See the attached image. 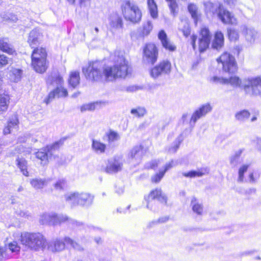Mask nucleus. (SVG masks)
<instances>
[{"label": "nucleus", "instance_id": "obj_1", "mask_svg": "<svg viewBox=\"0 0 261 261\" xmlns=\"http://www.w3.org/2000/svg\"><path fill=\"white\" fill-rule=\"evenodd\" d=\"M115 64L113 66L103 67V80L112 82L118 78H125L130 72L128 62L123 57V53L116 51L111 56Z\"/></svg>", "mask_w": 261, "mask_h": 261}, {"label": "nucleus", "instance_id": "obj_2", "mask_svg": "<svg viewBox=\"0 0 261 261\" xmlns=\"http://www.w3.org/2000/svg\"><path fill=\"white\" fill-rule=\"evenodd\" d=\"M19 240L22 245L35 251L43 250L47 245L45 238L39 232H22Z\"/></svg>", "mask_w": 261, "mask_h": 261}, {"label": "nucleus", "instance_id": "obj_3", "mask_svg": "<svg viewBox=\"0 0 261 261\" xmlns=\"http://www.w3.org/2000/svg\"><path fill=\"white\" fill-rule=\"evenodd\" d=\"M39 222L43 225H56L67 222L69 226L73 228L79 227L83 225L82 223L72 219L66 215H58L54 213L42 214L40 216Z\"/></svg>", "mask_w": 261, "mask_h": 261}, {"label": "nucleus", "instance_id": "obj_4", "mask_svg": "<svg viewBox=\"0 0 261 261\" xmlns=\"http://www.w3.org/2000/svg\"><path fill=\"white\" fill-rule=\"evenodd\" d=\"M65 199L71 207L80 205L88 207L93 201L94 196L86 192H69L64 195Z\"/></svg>", "mask_w": 261, "mask_h": 261}, {"label": "nucleus", "instance_id": "obj_5", "mask_svg": "<svg viewBox=\"0 0 261 261\" xmlns=\"http://www.w3.org/2000/svg\"><path fill=\"white\" fill-rule=\"evenodd\" d=\"M122 11L125 19L133 23H138L141 19V11L133 2L125 1L122 5Z\"/></svg>", "mask_w": 261, "mask_h": 261}, {"label": "nucleus", "instance_id": "obj_6", "mask_svg": "<svg viewBox=\"0 0 261 261\" xmlns=\"http://www.w3.org/2000/svg\"><path fill=\"white\" fill-rule=\"evenodd\" d=\"M101 64L99 61L90 62L87 67L83 68L86 78L92 82H100L103 80V71H101Z\"/></svg>", "mask_w": 261, "mask_h": 261}, {"label": "nucleus", "instance_id": "obj_7", "mask_svg": "<svg viewBox=\"0 0 261 261\" xmlns=\"http://www.w3.org/2000/svg\"><path fill=\"white\" fill-rule=\"evenodd\" d=\"M173 160L168 163H166L165 165L162 164L161 160H153L145 165V168L147 169H155L158 167H162L160 169L159 173H156L155 175L151 177V181L152 182L158 183L161 181L162 178L164 176L166 171L172 168L174 165Z\"/></svg>", "mask_w": 261, "mask_h": 261}, {"label": "nucleus", "instance_id": "obj_8", "mask_svg": "<svg viewBox=\"0 0 261 261\" xmlns=\"http://www.w3.org/2000/svg\"><path fill=\"white\" fill-rule=\"evenodd\" d=\"M60 144V142H56L40 149L36 153V157L41 161V165L44 166L48 164L49 159L54 155L55 151L59 148Z\"/></svg>", "mask_w": 261, "mask_h": 261}, {"label": "nucleus", "instance_id": "obj_9", "mask_svg": "<svg viewBox=\"0 0 261 261\" xmlns=\"http://www.w3.org/2000/svg\"><path fill=\"white\" fill-rule=\"evenodd\" d=\"M218 63H221L223 69L225 72L234 73L237 70V65L234 57L227 52L222 54L217 59Z\"/></svg>", "mask_w": 261, "mask_h": 261}, {"label": "nucleus", "instance_id": "obj_10", "mask_svg": "<svg viewBox=\"0 0 261 261\" xmlns=\"http://www.w3.org/2000/svg\"><path fill=\"white\" fill-rule=\"evenodd\" d=\"M244 91L250 95H261V78L248 77L243 84Z\"/></svg>", "mask_w": 261, "mask_h": 261}, {"label": "nucleus", "instance_id": "obj_11", "mask_svg": "<svg viewBox=\"0 0 261 261\" xmlns=\"http://www.w3.org/2000/svg\"><path fill=\"white\" fill-rule=\"evenodd\" d=\"M157 199L160 202L166 203L167 197L163 194L160 189H156L150 192L147 197L145 198L147 202V207L151 210L154 211L155 207L153 206L155 204V199Z\"/></svg>", "mask_w": 261, "mask_h": 261}, {"label": "nucleus", "instance_id": "obj_12", "mask_svg": "<svg viewBox=\"0 0 261 261\" xmlns=\"http://www.w3.org/2000/svg\"><path fill=\"white\" fill-rule=\"evenodd\" d=\"M158 50L154 44L148 43L143 49V61L146 64H154L157 60Z\"/></svg>", "mask_w": 261, "mask_h": 261}, {"label": "nucleus", "instance_id": "obj_13", "mask_svg": "<svg viewBox=\"0 0 261 261\" xmlns=\"http://www.w3.org/2000/svg\"><path fill=\"white\" fill-rule=\"evenodd\" d=\"M144 153L142 145H136L128 152L127 156V161L128 163L134 166L139 165L142 161Z\"/></svg>", "mask_w": 261, "mask_h": 261}, {"label": "nucleus", "instance_id": "obj_14", "mask_svg": "<svg viewBox=\"0 0 261 261\" xmlns=\"http://www.w3.org/2000/svg\"><path fill=\"white\" fill-rule=\"evenodd\" d=\"M171 65L168 61H163L153 67L150 71L151 76L155 79L160 76L170 73Z\"/></svg>", "mask_w": 261, "mask_h": 261}, {"label": "nucleus", "instance_id": "obj_15", "mask_svg": "<svg viewBox=\"0 0 261 261\" xmlns=\"http://www.w3.org/2000/svg\"><path fill=\"white\" fill-rule=\"evenodd\" d=\"M123 160L121 156H116L108 161L105 169L107 173L109 174L116 173L122 170Z\"/></svg>", "mask_w": 261, "mask_h": 261}, {"label": "nucleus", "instance_id": "obj_16", "mask_svg": "<svg viewBox=\"0 0 261 261\" xmlns=\"http://www.w3.org/2000/svg\"><path fill=\"white\" fill-rule=\"evenodd\" d=\"M212 110V107L210 103H206L201 105L193 113L190 121L191 125L193 126L198 120L206 116Z\"/></svg>", "mask_w": 261, "mask_h": 261}, {"label": "nucleus", "instance_id": "obj_17", "mask_svg": "<svg viewBox=\"0 0 261 261\" xmlns=\"http://www.w3.org/2000/svg\"><path fill=\"white\" fill-rule=\"evenodd\" d=\"M218 17L225 24H236L237 23L236 18L223 6L220 9Z\"/></svg>", "mask_w": 261, "mask_h": 261}, {"label": "nucleus", "instance_id": "obj_18", "mask_svg": "<svg viewBox=\"0 0 261 261\" xmlns=\"http://www.w3.org/2000/svg\"><path fill=\"white\" fill-rule=\"evenodd\" d=\"M240 31L248 42L250 43L254 42L257 36V32L253 28L243 25L240 27Z\"/></svg>", "mask_w": 261, "mask_h": 261}, {"label": "nucleus", "instance_id": "obj_19", "mask_svg": "<svg viewBox=\"0 0 261 261\" xmlns=\"http://www.w3.org/2000/svg\"><path fill=\"white\" fill-rule=\"evenodd\" d=\"M42 36V33L39 29H35L31 31L28 39V42L30 46L34 48L39 44Z\"/></svg>", "mask_w": 261, "mask_h": 261}, {"label": "nucleus", "instance_id": "obj_20", "mask_svg": "<svg viewBox=\"0 0 261 261\" xmlns=\"http://www.w3.org/2000/svg\"><path fill=\"white\" fill-rule=\"evenodd\" d=\"M109 25L110 30L113 33L121 29L123 27L121 17L117 14H112L109 18Z\"/></svg>", "mask_w": 261, "mask_h": 261}, {"label": "nucleus", "instance_id": "obj_21", "mask_svg": "<svg viewBox=\"0 0 261 261\" xmlns=\"http://www.w3.org/2000/svg\"><path fill=\"white\" fill-rule=\"evenodd\" d=\"M206 13H210L212 15H216L217 16L222 8L223 5L219 3H213L211 2H206L204 4Z\"/></svg>", "mask_w": 261, "mask_h": 261}, {"label": "nucleus", "instance_id": "obj_22", "mask_svg": "<svg viewBox=\"0 0 261 261\" xmlns=\"http://www.w3.org/2000/svg\"><path fill=\"white\" fill-rule=\"evenodd\" d=\"M65 242L63 240L56 239L50 242L48 245V249L52 252H59L65 249Z\"/></svg>", "mask_w": 261, "mask_h": 261}, {"label": "nucleus", "instance_id": "obj_23", "mask_svg": "<svg viewBox=\"0 0 261 261\" xmlns=\"http://www.w3.org/2000/svg\"><path fill=\"white\" fill-rule=\"evenodd\" d=\"M49 178H34L30 179L31 186L36 190H41L46 187L50 182Z\"/></svg>", "mask_w": 261, "mask_h": 261}, {"label": "nucleus", "instance_id": "obj_24", "mask_svg": "<svg viewBox=\"0 0 261 261\" xmlns=\"http://www.w3.org/2000/svg\"><path fill=\"white\" fill-rule=\"evenodd\" d=\"M31 64L34 70L40 73H44L48 67L46 60L45 59L32 61Z\"/></svg>", "mask_w": 261, "mask_h": 261}, {"label": "nucleus", "instance_id": "obj_25", "mask_svg": "<svg viewBox=\"0 0 261 261\" xmlns=\"http://www.w3.org/2000/svg\"><path fill=\"white\" fill-rule=\"evenodd\" d=\"M190 206L194 214L199 216L203 215L204 213L203 205L195 197H192L191 199Z\"/></svg>", "mask_w": 261, "mask_h": 261}, {"label": "nucleus", "instance_id": "obj_26", "mask_svg": "<svg viewBox=\"0 0 261 261\" xmlns=\"http://www.w3.org/2000/svg\"><path fill=\"white\" fill-rule=\"evenodd\" d=\"M18 120L16 116L12 117L8 121L3 129L4 134L5 135L9 134L14 129H16L18 128Z\"/></svg>", "mask_w": 261, "mask_h": 261}, {"label": "nucleus", "instance_id": "obj_27", "mask_svg": "<svg viewBox=\"0 0 261 261\" xmlns=\"http://www.w3.org/2000/svg\"><path fill=\"white\" fill-rule=\"evenodd\" d=\"M0 50L9 55H14L16 53L7 38H0Z\"/></svg>", "mask_w": 261, "mask_h": 261}, {"label": "nucleus", "instance_id": "obj_28", "mask_svg": "<svg viewBox=\"0 0 261 261\" xmlns=\"http://www.w3.org/2000/svg\"><path fill=\"white\" fill-rule=\"evenodd\" d=\"M158 37L161 41L163 47L166 49L170 51H173L175 49L176 47L167 39V35L164 31H161L158 34Z\"/></svg>", "mask_w": 261, "mask_h": 261}, {"label": "nucleus", "instance_id": "obj_29", "mask_svg": "<svg viewBox=\"0 0 261 261\" xmlns=\"http://www.w3.org/2000/svg\"><path fill=\"white\" fill-rule=\"evenodd\" d=\"M208 173V170L206 168H202L197 170H191L189 172H182L183 176L187 178H194L197 177H201Z\"/></svg>", "mask_w": 261, "mask_h": 261}, {"label": "nucleus", "instance_id": "obj_30", "mask_svg": "<svg viewBox=\"0 0 261 261\" xmlns=\"http://www.w3.org/2000/svg\"><path fill=\"white\" fill-rule=\"evenodd\" d=\"M224 45V36L223 33L217 31L214 36V39L213 42L212 46L214 48L217 50L220 49Z\"/></svg>", "mask_w": 261, "mask_h": 261}, {"label": "nucleus", "instance_id": "obj_31", "mask_svg": "<svg viewBox=\"0 0 261 261\" xmlns=\"http://www.w3.org/2000/svg\"><path fill=\"white\" fill-rule=\"evenodd\" d=\"M188 9L192 18L194 19L195 24L197 25L198 21L201 17V13L197 6L194 4L190 3L188 5Z\"/></svg>", "mask_w": 261, "mask_h": 261}, {"label": "nucleus", "instance_id": "obj_32", "mask_svg": "<svg viewBox=\"0 0 261 261\" xmlns=\"http://www.w3.org/2000/svg\"><path fill=\"white\" fill-rule=\"evenodd\" d=\"M47 53L45 48L43 47L36 48L34 49L32 54V61L38 60H46Z\"/></svg>", "mask_w": 261, "mask_h": 261}, {"label": "nucleus", "instance_id": "obj_33", "mask_svg": "<svg viewBox=\"0 0 261 261\" xmlns=\"http://www.w3.org/2000/svg\"><path fill=\"white\" fill-rule=\"evenodd\" d=\"M22 70L20 69L11 67L8 73L9 80L13 82H18L21 77Z\"/></svg>", "mask_w": 261, "mask_h": 261}, {"label": "nucleus", "instance_id": "obj_34", "mask_svg": "<svg viewBox=\"0 0 261 261\" xmlns=\"http://www.w3.org/2000/svg\"><path fill=\"white\" fill-rule=\"evenodd\" d=\"M63 82L62 77L58 73H52L47 80L48 84L57 86V87L61 86Z\"/></svg>", "mask_w": 261, "mask_h": 261}, {"label": "nucleus", "instance_id": "obj_35", "mask_svg": "<svg viewBox=\"0 0 261 261\" xmlns=\"http://www.w3.org/2000/svg\"><path fill=\"white\" fill-rule=\"evenodd\" d=\"M80 72L77 71H72L70 73L68 79L69 85L75 88L80 84Z\"/></svg>", "mask_w": 261, "mask_h": 261}, {"label": "nucleus", "instance_id": "obj_36", "mask_svg": "<svg viewBox=\"0 0 261 261\" xmlns=\"http://www.w3.org/2000/svg\"><path fill=\"white\" fill-rule=\"evenodd\" d=\"M91 147L93 151L97 154L103 153L106 149V145L105 144L95 139L92 140Z\"/></svg>", "mask_w": 261, "mask_h": 261}, {"label": "nucleus", "instance_id": "obj_37", "mask_svg": "<svg viewBox=\"0 0 261 261\" xmlns=\"http://www.w3.org/2000/svg\"><path fill=\"white\" fill-rule=\"evenodd\" d=\"M10 102V97L8 94H0V114L7 111Z\"/></svg>", "mask_w": 261, "mask_h": 261}, {"label": "nucleus", "instance_id": "obj_38", "mask_svg": "<svg viewBox=\"0 0 261 261\" xmlns=\"http://www.w3.org/2000/svg\"><path fill=\"white\" fill-rule=\"evenodd\" d=\"M0 16L3 21L8 23H15L18 20L17 15L11 12H3Z\"/></svg>", "mask_w": 261, "mask_h": 261}, {"label": "nucleus", "instance_id": "obj_39", "mask_svg": "<svg viewBox=\"0 0 261 261\" xmlns=\"http://www.w3.org/2000/svg\"><path fill=\"white\" fill-rule=\"evenodd\" d=\"M182 141V139L181 136H179L170 146L166 148V151L169 153L176 152Z\"/></svg>", "mask_w": 261, "mask_h": 261}, {"label": "nucleus", "instance_id": "obj_40", "mask_svg": "<svg viewBox=\"0 0 261 261\" xmlns=\"http://www.w3.org/2000/svg\"><path fill=\"white\" fill-rule=\"evenodd\" d=\"M148 8L151 16L153 18H156L158 16L157 5L154 0H147Z\"/></svg>", "mask_w": 261, "mask_h": 261}, {"label": "nucleus", "instance_id": "obj_41", "mask_svg": "<svg viewBox=\"0 0 261 261\" xmlns=\"http://www.w3.org/2000/svg\"><path fill=\"white\" fill-rule=\"evenodd\" d=\"M178 30L181 31L183 35L187 37L190 34V29L188 22L186 20H182L178 24Z\"/></svg>", "mask_w": 261, "mask_h": 261}, {"label": "nucleus", "instance_id": "obj_42", "mask_svg": "<svg viewBox=\"0 0 261 261\" xmlns=\"http://www.w3.org/2000/svg\"><path fill=\"white\" fill-rule=\"evenodd\" d=\"M64 241L67 245H70L74 249L78 251H83L85 249L83 245L80 244L79 243L69 237H65L64 238Z\"/></svg>", "mask_w": 261, "mask_h": 261}, {"label": "nucleus", "instance_id": "obj_43", "mask_svg": "<svg viewBox=\"0 0 261 261\" xmlns=\"http://www.w3.org/2000/svg\"><path fill=\"white\" fill-rule=\"evenodd\" d=\"M167 3L171 14L176 16L178 12V6L176 0H165Z\"/></svg>", "mask_w": 261, "mask_h": 261}, {"label": "nucleus", "instance_id": "obj_44", "mask_svg": "<svg viewBox=\"0 0 261 261\" xmlns=\"http://www.w3.org/2000/svg\"><path fill=\"white\" fill-rule=\"evenodd\" d=\"M247 79L248 78L245 79L242 83L241 79L239 77L236 76H232L228 79V84H230L234 87H242L244 90L243 85L244 83V81Z\"/></svg>", "mask_w": 261, "mask_h": 261}, {"label": "nucleus", "instance_id": "obj_45", "mask_svg": "<svg viewBox=\"0 0 261 261\" xmlns=\"http://www.w3.org/2000/svg\"><path fill=\"white\" fill-rule=\"evenodd\" d=\"M17 165L20 169L22 174L25 176H29V172L27 170V162L23 158H18L17 159Z\"/></svg>", "mask_w": 261, "mask_h": 261}, {"label": "nucleus", "instance_id": "obj_46", "mask_svg": "<svg viewBox=\"0 0 261 261\" xmlns=\"http://www.w3.org/2000/svg\"><path fill=\"white\" fill-rule=\"evenodd\" d=\"M108 142L109 144H111L115 141H118L120 139L119 134L114 130H110L106 134Z\"/></svg>", "mask_w": 261, "mask_h": 261}, {"label": "nucleus", "instance_id": "obj_47", "mask_svg": "<svg viewBox=\"0 0 261 261\" xmlns=\"http://www.w3.org/2000/svg\"><path fill=\"white\" fill-rule=\"evenodd\" d=\"M250 115L249 111L244 110L236 113L235 118L238 121H244L249 117Z\"/></svg>", "mask_w": 261, "mask_h": 261}, {"label": "nucleus", "instance_id": "obj_48", "mask_svg": "<svg viewBox=\"0 0 261 261\" xmlns=\"http://www.w3.org/2000/svg\"><path fill=\"white\" fill-rule=\"evenodd\" d=\"M210 82L214 84L227 85L228 79L214 76L210 78Z\"/></svg>", "mask_w": 261, "mask_h": 261}, {"label": "nucleus", "instance_id": "obj_49", "mask_svg": "<svg viewBox=\"0 0 261 261\" xmlns=\"http://www.w3.org/2000/svg\"><path fill=\"white\" fill-rule=\"evenodd\" d=\"M22 208L23 205H19L18 208L15 210L16 214L21 217L29 219L31 217V213L28 211L22 210Z\"/></svg>", "mask_w": 261, "mask_h": 261}, {"label": "nucleus", "instance_id": "obj_50", "mask_svg": "<svg viewBox=\"0 0 261 261\" xmlns=\"http://www.w3.org/2000/svg\"><path fill=\"white\" fill-rule=\"evenodd\" d=\"M130 113L136 117H142L146 114V110L143 107H137L136 109H132Z\"/></svg>", "mask_w": 261, "mask_h": 261}, {"label": "nucleus", "instance_id": "obj_51", "mask_svg": "<svg viewBox=\"0 0 261 261\" xmlns=\"http://www.w3.org/2000/svg\"><path fill=\"white\" fill-rule=\"evenodd\" d=\"M211 38L212 35L208 29L206 27L201 28L200 32V38L207 39L208 40L211 41Z\"/></svg>", "mask_w": 261, "mask_h": 261}, {"label": "nucleus", "instance_id": "obj_52", "mask_svg": "<svg viewBox=\"0 0 261 261\" xmlns=\"http://www.w3.org/2000/svg\"><path fill=\"white\" fill-rule=\"evenodd\" d=\"M249 167L248 165H243L239 169L238 182H242L244 181V173L247 171Z\"/></svg>", "mask_w": 261, "mask_h": 261}, {"label": "nucleus", "instance_id": "obj_53", "mask_svg": "<svg viewBox=\"0 0 261 261\" xmlns=\"http://www.w3.org/2000/svg\"><path fill=\"white\" fill-rule=\"evenodd\" d=\"M100 103V102H95L84 105L81 107V111L82 112L86 111H93L96 109V106L99 105Z\"/></svg>", "mask_w": 261, "mask_h": 261}, {"label": "nucleus", "instance_id": "obj_54", "mask_svg": "<svg viewBox=\"0 0 261 261\" xmlns=\"http://www.w3.org/2000/svg\"><path fill=\"white\" fill-rule=\"evenodd\" d=\"M210 41L207 39L199 38V49L200 52L204 51L208 47Z\"/></svg>", "mask_w": 261, "mask_h": 261}, {"label": "nucleus", "instance_id": "obj_55", "mask_svg": "<svg viewBox=\"0 0 261 261\" xmlns=\"http://www.w3.org/2000/svg\"><path fill=\"white\" fill-rule=\"evenodd\" d=\"M227 32L230 40L235 41L239 39V34L237 30L234 29H230L228 30Z\"/></svg>", "mask_w": 261, "mask_h": 261}, {"label": "nucleus", "instance_id": "obj_56", "mask_svg": "<svg viewBox=\"0 0 261 261\" xmlns=\"http://www.w3.org/2000/svg\"><path fill=\"white\" fill-rule=\"evenodd\" d=\"M59 90V88L57 87L56 89L51 91L47 97L44 100V102L47 105L50 103L57 96V93Z\"/></svg>", "mask_w": 261, "mask_h": 261}, {"label": "nucleus", "instance_id": "obj_57", "mask_svg": "<svg viewBox=\"0 0 261 261\" xmlns=\"http://www.w3.org/2000/svg\"><path fill=\"white\" fill-rule=\"evenodd\" d=\"M153 28L152 22L150 21H147L143 24V34L144 35H148L151 31Z\"/></svg>", "mask_w": 261, "mask_h": 261}, {"label": "nucleus", "instance_id": "obj_58", "mask_svg": "<svg viewBox=\"0 0 261 261\" xmlns=\"http://www.w3.org/2000/svg\"><path fill=\"white\" fill-rule=\"evenodd\" d=\"M66 182L65 179H59L54 185V188L56 190L61 191L66 187Z\"/></svg>", "mask_w": 261, "mask_h": 261}, {"label": "nucleus", "instance_id": "obj_59", "mask_svg": "<svg viewBox=\"0 0 261 261\" xmlns=\"http://www.w3.org/2000/svg\"><path fill=\"white\" fill-rule=\"evenodd\" d=\"M9 58L4 54L0 53V69L9 64Z\"/></svg>", "mask_w": 261, "mask_h": 261}, {"label": "nucleus", "instance_id": "obj_60", "mask_svg": "<svg viewBox=\"0 0 261 261\" xmlns=\"http://www.w3.org/2000/svg\"><path fill=\"white\" fill-rule=\"evenodd\" d=\"M42 137V134L40 132H37L35 133H33L31 134L32 141L36 142L38 141H41Z\"/></svg>", "mask_w": 261, "mask_h": 261}, {"label": "nucleus", "instance_id": "obj_61", "mask_svg": "<svg viewBox=\"0 0 261 261\" xmlns=\"http://www.w3.org/2000/svg\"><path fill=\"white\" fill-rule=\"evenodd\" d=\"M59 88V90L58 91L57 93V97H66L68 95V92L67 90L62 87V86L60 87H58Z\"/></svg>", "mask_w": 261, "mask_h": 261}, {"label": "nucleus", "instance_id": "obj_62", "mask_svg": "<svg viewBox=\"0 0 261 261\" xmlns=\"http://www.w3.org/2000/svg\"><path fill=\"white\" fill-rule=\"evenodd\" d=\"M9 248L12 252H17L20 248L16 242H13L9 244Z\"/></svg>", "mask_w": 261, "mask_h": 261}, {"label": "nucleus", "instance_id": "obj_63", "mask_svg": "<svg viewBox=\"0 0 261 261\" xmlns=\"http://www.w3.org/2000/svg\"><path fill=\"white\" fill-rule=\"evenodd\" d=\"M7 259L5 249L3 247H0V261H5Z\"/></svg>", "mask_w": 261, "mask_h": 261}, {"label": "nucleus", "instance_id": "obj_64", "mask_svg": "<svg viewBox=\"0 0 261 261\" xmlns=\"http://www.w3.org/2000/svg\"><path fill=\"white\" fill-rule=\"evenodd\" d=\"M169 220V217L164 216L161 217L158 219L156 221H152L151 222L152 224H157V223H163L167 222Z\"/></svg>", "mask_w": 261, "mask_h": 261}]
</instances>
